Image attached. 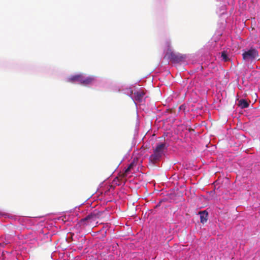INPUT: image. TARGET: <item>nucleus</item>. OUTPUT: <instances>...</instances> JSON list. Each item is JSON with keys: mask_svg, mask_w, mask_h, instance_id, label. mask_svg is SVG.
I'll return each mask as SVG.
<instances>
[{"mask_svg": "<svg viewBox=\"0 0 260 260\" xmlns=\"http://www.w3.org/2000/svg\"><path fill=\"white\" fill-rule=\"evenodd\" d=\"M165 57L170 59L173 62L179 63L185 61L186 55L180 53H175L169 49L165 56Z\"/></svg>", "mask_w": 260, "mask_h": 260, "instance_id": "7ed1b4c3", "label": "nucleus"}, {"mask_svg": "<svg viewBox=\"0 0 260 260\" xmlns=\"http://www.w3.org/2000/svg\"><path fill=\"white\" fill-rule=\"evenodd\" d=\"M199 214L200 215L201 222L202 223L206 222L208 219V212L206 210H204L203 211L199 212Z\"/></svg>", "mask_w": 260, "mask_h": 260, "instance_id": "6e6552de", "label": "nucleus"}, {"mask_svg": "<svg viewBox=\"0 0 260 260\" xmlns=\"http://www.w3.org/2000/svg\"><path fill=\"white\" fill-rule=\"evenodd\" d=\"M181 107H182V106H180V107H179V109H180L181 108Z\"/></svg>", "mask_w": 260, "mask_h": 260, "instance_id": "ddd939ff", "label": "nucleus"}, {"mask_svg": "<svg viewBox=\"0 0 260 260\" xmlns=\"http://www.w3.org/2000/svg\"><path fill=\"white\" fill-rule=\"evenodd\" d=\"M146 92L143 90H139V91L134 93L135 99L138 102H142L143 100L144 96Z\"/></svg>", "mask_w": 260, "mask_h": 260, "instance_id": "39448f33", "label": "nucleus"}, {"mask_svg": "<svg viewBox=\"0 0 260 260\" xmlns=\"http://www.w3.org/2000/svg\"><path fill=\"white\" fill-rule=\"evenodd\" d=\"M167 148L166 143L157 144L155 148L153 149V153L149 157V160L153 164L160 160L164 154V150Z\"/></svg>", "mask_w": 260, "mask_h": 260, "instance_id": "f257e3e1", "label": "nucleus"}, {"mask_svg": "<svg viewBox=\"0 0 260 260\" xmlns=\"http://www.w3.org/2000/svg\"><path fill=\"white\" fill-rule=\"evenodd\" d=\"M214 146H215V145H212V147H214Z\"/></svg>", "mask_w": 260, "mask_h": 260, "instance_id": "f8f14e48", "label": "nucleus"}, {"mask_svg": "<svg viewBox=\"0 0 260 260\" xmlns=\"http://www.w3.org/2000/svg\"><path fill=\"white\" fill-rule=\"evenodd\" d=\"M258 56V51L254 48H251L242 54L243 59L247 61H252Z\"/></svg>", "mask_w": 260, "mask_h": 260, "instance_id": "20e7f679", "label": "nucleus"}, {"mask_svg": "<svg viewBox=\"0 0 260 260\" xmlns=\"http://www.w3.org/2000/svg\"><path fill=\"white\" fill-rule=\"evenodd\" d=\"M102 214V212L94 210L84 218L81 219L79 223L81 226H83V228H85L86 225L90 224L92 222H94L96 221L97 219L100 218Z\"/></svg>", "mask_w": 260, "mask_h": 260, "instance_id": "f03ea898", "label": "nucleus"}, {"mask_svg": "<svg viewBox=\"0 0 260 260\" xmlns=\"http://www.w3.org/2000/svg\"><path fill=\"white\" fill-rule=\"evenodd\" d=\"M221 60H223L224 62H226L229 60V56L225 51L222 52L220 55Z\"/></svg>", "mask_w": 260, "mask_h": 260, "instance_id": "9d476101", "label": "nucleus"}, {"mask_svg": "<svg viewBox=\"0 0 260 260\" xmlns=\"http://www.w3.org/2000/svg\"><path fill=\"white\" fill-rule=\"evenodd\" d=\"M82 78V74L72 75L68 78L67 81L69 82H78L79 83L81 84Z\"/></svg>", "mask_w": 260, "mask_h": 260, "instance_id": "0eeeda50", "label": "nucleus"}, {"mask_svg": "<svg viewBox=\"0 0 260 260\" xmlns=\"http://www.w3.org/2000/svg\"><path fill=\"white\" fill-rule=\"evenodd\" d=\"M239 106L242 108H246L249 106L248 103L245 100L241 99L239 101Z\"/></svg>", "mask_w": 260, "mask_h": 260, "instance_id": "1a4fd4ad", "label": "nucleus"}, {"mask_svg": "<svg viewBox=\"0 0 260 260\" xmlns=\"http://www.w3.org/2000/svg\"><path fill=\"white\" fill-rule=\"evenodd\" d=\"M133 163H131L129 166L128 167V168L125 170V172H124V174L125 175H127L128 174V173L129 172V171L131 170V169L133 167Z\"/></svg>", "mask_w": 260, "mask_h": 260, "instance_id": "9b49d317", "label": "nucleus"}, {"mask_svg": "<svg viewBox=\"0 0 260 260\" xmlns=\"http://www.w3.org/2000/svg\"><path fill=\"white\" fill-rule=\"evenodd\" d=\"M94 81V78L92 76L85 77L82 75L81 84L84 85H87L92 83Z\"/></svg>", "mask_w": 260, "mask_h": 260, "instance_id": "423d86ee", "label": "nucleus"}]
</instances>
